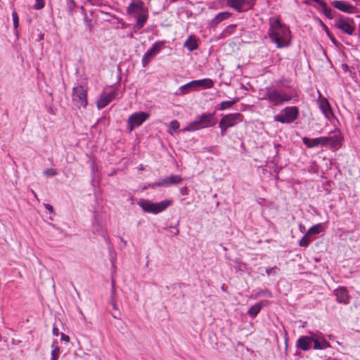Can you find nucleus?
<instances>
[{
  "label": "nucleus",
  "instance_id": "4be33fe9",
  "mask_svg": "<svg viewBox=\"0 0 360 360\" xmlns=\"http://www.w3.org/2000/svg\"><path fill=\"white\" fill-rule=\"evenodd\" d=\"M136 17V25L134 26L135 29L140 30L141 29L144 25L146 24L147 20H148V9L145 10L144 12L143 11L141 13V14H139Z\"/></svg>",
  "mask_w": 360,
  "mask_h": 360
},
{
  "label": "nucleus",
  "instance_id": "20e7f679",
  "mask_svg": "<svg viewBox=\"0 0 360 360\" xmlns=\"http://www.w3.org/2000/svg\"><path fill=\"white\" fill-rule=\"evenodd\" d=\"M215 124L214 113H203L197 116L193 122L188 123L187 126L182 129L183 131H194L203 128L212 127Z\"/></svg>",
  "mask_w": 360,
  "mask_h": 360
},
{
  "label": "nucleus",
  "instance_id": "603ef678",
  "mask_svg": "<svg viewBox=\"0 0 360 360\" xmlns=\"http://www.w3.org/2000/svg\"><path fill=\"white\" fill-rule=\"evenodd\" d=\"M179 0H170L171 2H176L178 1Z\"/></svg>",
  "mask_w": 360,
  "mask_h": 360
},
{
  "label": "nucleus",
  "instance_id": "39448f33",
  "mask_svg": "<svg viewBox=\"0 0 360 360\" xmlns=\"http://www.w3.org/2000/svg\"><path fill=\"white\" fill-rule=\"evenodd\" d=\"M172 199H166L159 202H153L148 200L141 199L138 202V205L146 212L157 214L165 211L169 207L172 205Z\"/></svg>",
  "mask_w": 360,
  "mask_h": 360
},
{
  "label": "nucleus",
  "instance_id": "bb28decb",
  "mask_svg": "<svg viewBox=\"0 0 360 360\" xmlns=\"http://www.w3.org/2000/svg\"><path fill=\"white\" fill-rule=\"evenodd\" d=\"M314 240V238H311L310 235H308V233L307 232L304 236L302 238V239L299 242V245L300 247L306 248L307 247L309 243Z\"/></svg>",
  "mask_w": 360,
  "mask_h": 360
},
{
  "label": "nucleus",
  "instance_id": "7ed1b4c3",
  "mask_svg": "<svg viewBox=\"0 0 360 360\" xmlns=\"http://www.w3.org/2000/svg\"><path fill=\"white\" fill-rule=\"evenodd\" d=\"M310 335H302L296 342V347L302 351L314 349H326L331 347L321 333L309 332Z\"/></svg>",
  "mask_w": 360,
  "mask_h": 360
},
{
  "label": "nucleus",
  "instance_id": "864d4df0",
  "mask_svg": "<svg viewBox=\"0 0 360 360\" xmlns=\"http://www.w3.org/2000/svg\"><path fill=\"white\" fill-rule=\"evenodd\" d=\"M303 229H305V227L303 226V228H300V231H302Z\"/></svg>",
  "mask_w": 360,
  "mask_h": 360
},
{
  "label": "nucleus",
  "instance_id": "a18cd8bd",
  "mask_svg": "<svg viewBox=\"0 0 360 360\" xmlns=\"http://www.w3.org/2000/svg\"><path fill=\"white\" fill-rule=\"evenodd\" d=\"M44 207L45 208L49 210L50 212H53V206L51 205L50 204H45L44 205Z\"/></svg>",
  "mask_w": 360,
  "mask_h": 360
},
{
  "label": "nucleus",
  "instance_id": "c85d7f7f",
  "mask_svg": "<svg viewBox=\"0 0 360 360\" xmlns=\"http://www.w3.org/2000/svg\"><path fill=\"white\" fill-rule=\"evenodd\" d=\"M165 41H156L152 47L150 48L152 51L155 52V53L157 55L158 54L160 51L165 48Z\"/></svg>",
  "mask_w": 360,
  "mask_h": 360
},
{
  "label": "nucleus",
  "instance_id": "f8f14e48",
  "mask_svg": "<svg viewBox=\"0 0 360 360\" xmlns=\"http://www.w3.org/2000/svg\"><path fill=\"white\" fill-rule=\"evenodd\" d=\"M119 94L118 91L114 90L108 94H102L97 101V108L102 109L106 107L111 101L115 100Z\"/></svg>",
  "mask_w": 360,
  "mask_h": 360
},
{
  "label": "nucleus",
  "instance_id": "4c0bfd02",
  "mask_svg": "<svg viewBox=\"0 0 360 360\" xmlns=\"http://www.w3.org/2000/svg\"><path fill=\"white\" fill-rule=\"evenodd\" d=\"M312 2L318 4L321 7L324 6V4L326 3L323 0H305V3L308 4H311Z\"/></svg>",
  "mask_w": 360,
  "mask_h": 360
},
{
  "label": "nucleus",
  "instance_id": "6ab92c4d",
  "mask_svg": "<svg viewBox=\"0 0 360 360\" xmlns=\"http://www.w3.org/2000/svg\"><path fill=\"white\" fill-rule=\"evenodd\" d=\"M193 84H194L195 90L200 89H207L213 87L214 82L210 78H205L198 80H193Z\"/></svg>",
  "mask_w": 360,
  "mask_h": 360
},
{
  "label": "nucleus",
  "instance_id": "a211bd4d",
  "mask_svg": "<svg viewBox=\"0 0 360 360\" xmlns=\"http://www.w3.org/2000/svg\"><path fill=\"white\" fill-rule=\"evenodd\" d=\"M182 178L179 175L172 174L165 179H160V184L158 185L162 186V187H169L172 185H176L182 181Z\"/></svg>",
  "mask_w": 360,
  "mask_h": 360
},
{
  "label": "nucleus",
  "instance_id": "1a4fd4ad",
  "mask_svg": "<svg viewBox=\"0 0 360 360\" xmlns=\"http://www.w3.org/2000/svg\"><path fill=\"white\" fill-rule=\"evenodd\" d=\"M148 117L149 115L145 112L133 113L127 120L129 131H132L134 128L141 126Z\"/></svg>",
  "mask_w": 360,
  "mask_h": 360
},
{
  "label": "nucleus",
  "instance_id": "a878e982",
  "mask_svg": "<svg viewBox=\"0 0 360 360\" xmlns=\"http://www.w3.org/2000/svg\"><path fill=\"white\" fill-rule=\"evenodd\" d=\"M238 101V98H234L231 101H222L220 103L219 110H224L226 109H229L231 108L235 103H236Z\"/></svg>",
  "mask_w": 360,
  "mask_h": 360
},
{
  "label": "nucleus",
  "instance_id": "2eb2a0df",
  "mask_svg": "<svg viewBox=\"0 0 360 360\" xmlns=\"http://www.w3.org/2000/svg\"><path fill=\"white\" fill-rule=\"evenodd\" d=\"M318 103L320 110L327 119L330 120L333 117V112L330 105L326 98H323L320 96Z\"/></svg>",
  "mask_w": 360,
  "mask_h": 360
},
{
  "label": "nucleus",
  "instance_id": "473e14b6",
  "mask_svg": "<svg viewBox=\"0 0 360 360\" xmlns=\"http://www.w3.org/2000/svg\"><path fill=\"white\" fill-rule=\"evenodd\" d=\"M12 17L13 21V27L15 29H17L19 26V18L16 11H13L12 12Z\"/></svg>",
  "mask_w": 360,
  "mask_h": 360
},
{
  "label": "nucleus",
  "instance_id": "09e8293b",
  "mask_svg": "<svg viewBox=\"0 0 360 360\" xmlns=\"http://www.w3.org/2000/svg\"><path fill=\"white\" fill-rule=\"evenodd\" d=\"M328 37L334 44H336L337 41L332 34L330 36H328Z\"/></svg>",
  "mask_w": 360,
  "mask_h": 360
},
{
  "label": "nucleus",
  "instance_id": "4468645a",
  "mask_svg": "<svg viewBox=\"0 0 360 360\" xmlns=\"http://www.w3.org/2000/svg\"><path fill=\"white\" fill-rule=\"evenodd\" d=\"M147 8L144 6V4L142 1L138 0L136 1H132L129 4L127 8V13L128 15H133L134 16L141 14L143 11L144 12Z\"/></svg>",
  "mask_w": 360,
  "mask_h": 360
},
{
  "label": "nucleus",
  "instance_id": "a19ab883",
  "mask_svg": "<svg viewBox=\"0 0 360 360\" xmlns=\"http://www.w3.org/2000/svg\"><path fill=\"white\" fill-rule=\"evenodd\" d=\"M160 184V180L155 183L150 184L148 186L151 188H155L156 187H162L161 185H158Z\"/></svg>",
  "mask_w": 360,
  "mask_h": 360
},
{
  "label": "nucleus",
  "instance_id": "5fc2aeb1",
  "mask_svg": "<svg viewBox=\"0 0 360 360\" xmlns=\"http://www.w3.org/2000/svg\"><path fill=\"white\" fill-rule=\"evenodd\" d=\"M303 229H305V227L303 226V228H300V231H302Z\"/></svg>",
  "mask_w": 360,
  "mask_h": 360
},
{
  "label": "nucleus",
  "instance_id": "ddd939ff",
  "mask_svg": "<svg viewBox=\"0 0 360 360\" xmlns=\"http://www.w3.org/2000/svg\"><path fill=\"white\" fill-rule=\"evenodd\" d=\"M243 116L239 112L226 115L221 119V121L229 128L234 127L238 123L243 122Z\"/></svg>",
  "mask_w": 360,
  "mask_h": 360
},
{
  "label": "nucleus",
  "instance_id": "8fccbe9b",
  "mask_svg": "<svg viewBox=\"0 0 360 360\" xmlns=\"http://www.w3.org/2000/svg\"><path fill=\"white\" fill-rule=\"evenodd\" d=\"M268 297H272V294L271 292L268 291V290H266L265 292H264Z\"/></svg>",
  "mask_w": 360,
  "mask_h": 360
},
{
  "label": "nucleus",
  "instance_id": "6e6d98bb",
  "mask_svg": "<svg viewBox=\"0 0 360 360\" xmlns=\"http://www.w3.org/2000/svg\"><path fill=\"white\" fill-rule=\"evenodd\" d=\"M303 229H305V227L303 226V228H300V231H302Z\"/></svg>",
  "mask_w": 360,
  "mask_h": 360
},
{
  "label": "nucleus",
  "instance_id": "6e6552de",
  "mask_svg": "<svg viewBox=\"0 0 360 360\" xmlns=\"http://www.w3.org/2000/svg\"><path fill=\"white\" fill-rule=\"evenodd\" d=\"M255 3V0H226V6L238 13L251 9Z\"/></svg>",
  "mask_w": 360,
  "mask_h": 360
},
{
  "label": "nucleus",
  "instance_id": "393cba45",
  "mask_svg": "<svg viewBox=\"0 0 360 360\" xmlns=\"http://www.w3.org/2000/svg\"><path fill=\"white\" fill-rule=\"evenodd\" d=\"M323 231V225L321 224H317L312 226L311 228H309V230L307 231V233H308V235H310L311 236V235L319 234L321 232H322Z\"/></svg>",
  "mask_w": 360,
  "mask_h": 360
},
{
  "label": "nucleus",
  "instance_id": "c03bdc74",
  "mask_svg": "<svg viewBox=\"0 0 360 360\" xmlns=\"http://www.w3.org/2000/svg\"><path fill=\"white\" fill-rule=\"evenodd\" d=\"M68 4L70 9L75 7V3L73 0H68Z\"/></svg>",
  "mask_w": 360,
  "mask_h": 360
},
{
  "label": "nucleus",
  "instance_id": "ea45409f",
  "mask_svg": "<svg viewBox=\"0 0 360 360\" xmlns=\"http://www.w3.org/2000/svg\"><path fill=\"white\" fill-rule=\"evenodd\" d=\"M320 22H321L323 30L326 32L327 35L330 36L331 34V32H330L328 27L321 20H320Z\"/></svg>",
  "mask_w": 360,
  "mask_h": 360
},
{
  "label": "nucleus",
  "instance_id": "37998d69",
  "mask_svg": "<svg viewBox=\"0 0 360 360\" xmlns=\"http://www.w3.org/2000/svg\"><path fill=\"white\" fill-rule=\"evenodd\" d=\"M61 340L68 342L70 341V338L68 335H67L64 333H61Z\"/></svg>",
  "mask_w": 360,
  "mask_h": 360
},
{
  "label": "nucleus",
  "instance_id": "0eeeda50",
  "mask_svg": "<svg viewBox=\"0 0 360 360\" xmlns=\"http://www.w3.org/2000/svg\"><path fill=\"white\" fill-rule=\"evenodd\" d=\"M72 102L80 108H86L87 105V87L84 85H77L72 89Z\"/></svg>",
  "mask_w": 360,
  "mask_h": 360
},
{
  "label": "nucleus",
  "instance_id": "7c9ffc66",
  "mask_svg": "<svg viewBox=\"0 0 360 360\" xmlns=\"http://www.w3.org/2000/svg\"><path fill=\"white\" fill-rule=\"evenodd\" d=\"M52 347H53V349L51 351V360H58L60 353V348L58 345L54 346V343L52 344Z\"/></svg>",
  "mask_w": 360,
  "mask_h": 360
},
{
  "label": "nucleus",
  "instance_id": "72a5a7b5",
  "mask_svg": "<svg viewBox=\"0 0 360 360\" xmlns=\"http://www.w3.org/2000/svg\"><path fill=\"white\" fill-rule=\"evenodd\" d=\"M45 6L44 0H35V4L34 6V8L35 10H40L43 8Z\"/></svg>",
  "mask_w": 360,
  "mask_h": 360
},
{
  "label": "nucleus",
  "instance_id": "423d86ee",
  "mask_svg": "<svg viewBox=\"0 0 360 360\" xmlns=\"http://www.w3.org/2000/svg\"><path fill=\"white\" fill-rule=\"evenodd\" d=\"M299 115L300 110L297 106H288L274 116V120L281 124H291L297 120Z\"/></svg>",
  "mask_w": 360,
  "mask_h": 360
},
{
  "label": "nucleus",
  "instance_id": "79ce46f5",
  "mask_svg": "<svg viewBox=\"0 0 360 360\" xmlns=\"http://www.w3.org/2000/svg\"><path fill=\"white\" fill-rule=\"evenodd\" d=\"M180 193L182 195H186L188 193V189L187 187H183L180 188Z\"/></svg>",
  "mask_w": 360,
  "mask_h": 360
},
{
  "label": "nucleus",
  "instance_id": "412c9836",
  "mask_svg": "<svg viewBox=\"0 0 360 360\" xmlns=\"http://www.w3.org/2000/svg\"><path fill=\"white\" fill-rule=\"evenodd\" d=\"M267 304L268 301L266 300L261 301L260 302L255 304L249 309L248 314L252 318L255 317L259 313L262 308Z\"/></svg>",
  "mask_w": 360,
  "mask_h": 360
},
{
  "label": "nucleus",
  "instance_id": "49530a36",
  "mask_svg": "<svg viewBox=\"0 0 360 360\" xmlns=\"http://www.w3.org/2000/svg\"><path fill=\"white\" fill-rule=\"evenodd\" d=\"M147 53H148V54L150 56H151L152 57L155 58V56H156V54L155 53V52L153 51H152L151 49H148L147 51Z\"/></svg>",
  "mask_w": 360,
  "mask_h": 360
},
{
  "label": "nucleus",
  "instance_id": "f3484780",
  "mask_svg": "<svg viewBox=\"0 0 360 360\" xmlns=\"http://www.w3.org/2000/svg\"><path fill=\"white\" fill-rule=\"evenodd\" d=\"M331 5L339 11L346 13H353L354 12V6L344 1H333Z\"/></svg>",
  "mask_w": 360,
  "mask_h": 360
},
{
  "label": "nucleus",
  "instance_id": "aec40b11",
  "mask_svg": "<svg viewBox=\"0 0 360 360\" xmlns=\"http://www.w3.org/2000/svg\"><path fill=\"white\" fill-rule=\"evenodd\" d=\"M232 16V13L228 11L220 12L214 16L211 21L212 26H217L222 21L229 19Z\"/></svg>",
  "mask_w": 360,
  "mask_h": 360
},
{
  "label": "nucleus",
  "instance_id": "b1692460",
  "mask_svg": "<svg viewBox=\"0 0 360 360\" xmlns=\"http://www.w3.org/2000/svg\"><path fill=\"white\" fill-rule=\"evenodd\" d=\"M237 28V25L231 24L228 25L220 34L219 39H225L232 34H233Z\"/></svg>",
  "mask_w": 360,
  "mask_h": 360
},
{
  "label": "nucleus",
  "instance_id": "de8ad7c7",
  "mask_svg": "<svg viewBox=\"0 0 360 360\" xmlns=\"http://www.w3.org/2000/svg\"><path fill=\"white\" fill-rule=\"evenodd\" d=\"M59 333L58 329L56 327H53V334L56 336H58Z\"/></svg>",
  "mask_w": 360,
  "mask_h": 360
},
{
  "label": "nucleus",
  "instance_id": "e433bc0d",
  "mask_svg": "<svg viewBox=\"0 0 360 360\" xmlns=\"http://www.w3.org/2000/svg\"><path fill=\"white\" fill-rule=\"evenodd\" d=\"M169 127L174 130V131H176L179 128V123L177 120H172L169 123Z\"/></svg>",
  "mask_w": 360,
  "mask_h": 360
},
{
  "label": "nucleus",
  "instance_id": "5701e85b",
  "mask_svg": "<svg viewBox=\"0 0 360 360\" xmlns=\"http://www.w3.org/2000/svg\"><path fill=\"white\" fill-rule=\"evenodd\" d=\"M184 46L187 48L190 51L196 50L198 47L197 39L193 35H190L185 41Z\"/></svg>",
  "mask_w": 360,
  "mask_h": 360
},
{
  "label": "nucleus",
  "instance_id": "f704fd0d",
  "mask_svg": "<svg viewBox=\"0 0 360 360\" xmlns=\"http://www.w3.org/2000/svg\"><path fill=\"white\" fill-rule=\"evenodd\" d=\"M44 175H46L47 176H54L58 173H57V171L56 169H52V168H49V169H47L44 170Z\"/></svg>",
  "mask_w": 360,
  "mask_h": 360
},
{
  "label": "nucleus",
  "instance_id": "f03ea898",
  "mask_svg": "<svg viewBox=\"0 0 360 360\" xmlns=\"http://www.w3.org/2000/svg\"><path fill=\"white\" fill-rule=\"evenodd\" d=\"M268 34L278 49L287 47L290 44V30L285 24L281 23L279 18L270 23Z\"/></svg>",
  "mask_w": 360,
  "mask_h": 360
},
{
  "label": "nucleus",
  "instance_id": "cd10ccee",
  "mask_svg": "<svg viewBox=\"0 0 360 360\" xmlns=\"http://www.w3.org/2000/svg\"><path fill=\"white\" fill-rule=\"evenodd\" d=\"M192 83H193V81L181 86L180 90H181V94H186L192 91H196L195 89L194 84H193Z\"/></svg>",
  "mask_w": 360,
  "mask_h": 360
},
{
  "label": "nucleus",
  "instance_id": "c756f323",
  "mask_svg": "<svg viewBox=\"0 0 360 360\" xmlns=\"http://www.w3.org/2000/svg\"><path fill=\"white\" fill-rule=\"evenodd\" d=\"M321 8L322 12L326 17H327L328 19L333 18V11L327 6L326 3H325L324 6H322Z\"/></svg>",
  "mask_w": 360,
  "mask_h": 360
},
{
  "label": "nucleus",
  "instance_id": "9d476101",
  "mask_svg": "<svg viewBox=\"0 0 360 360\" xmlns=\"http://www.w3.org/2000/svg\"><path fill=\"white\" fill-rule=\"evenodd\" d=\"M334 26L349 35H352L355 30L354 20L349 18H341L337 20Z\"/></svg>",
  "mask_w": 360,
  "mask_h": 360
},
{
  "label": "nucleus",
  "instance_id": "9b49d317",
  "mask_svg": "<svg viewBox=\"0 0 360 360\" xmlns=\"http://www.w3.org/2000/svg\"><path fill=\"white\" fill-rule=\"evenodd\" d=\"M302 141L307 147L311 148H314L316 146H318L319 145L321 146H326L329 143H333L334 142V137H326V136H321L319 138L315 139H310L308 137H304L302 138Z\"/></svg>",
  "mask_w": 360,
  "mask_h": 360
},
{
  "label": "nucleus",
  "instance_id": "c9c22d12",
  "mask_svg": "<svg viewBox=\"0 0 360 360\" xmlns=\"http://www.w3.org/2000/svg\"><path fill=\"white\" fill-rule=\"evenodd\" d=\"M219 127L221 129V135L224 136L229 127L221 120L219 123Z\"/></svg>",
  "mask_w": 360,
  "mask_h": 360
},
{
  "label": "nucleus",
  "instance_id": "dca6fc26",
  "mask_svg": "<svg viewBox=\"0 0 360 360\" xmlns=\"http://www.w3.org/2000/svg\"><path fill=\"white\" fill-rule=\"evenodd\" d=\"M336 300L339 303L347 304L349 303V296L348 291L345 287H339L333 291Z\"/></svg>",
  "mask_w": 360,
  "mask_h": 360
},
{
  "label": "nucleus",
  "instance_id": "2f4dec72",
  "mask_svg": "<svg viewBox=\"0 0 360 360\" xmlns=\"http://www.w3.org/2000/svg\"><path fill=\"white\" fill-rule=\"evenodd\" d=\"M153 58H154L150 56L148 53L146 52L141 60L143 67H146Z\"/></svg>",
  "mask_w": 360,
  "mask_h": 360
},
{
  "label": "nucleus",
  "instance_id": "f257e3e1",
  "mask_svg": "<svg viewBox=\"0 0 360 360\" xmlns=\"http://www.w3.org/2000/svg\"><path fill=\"white\" fill-rule=\"evenodd\" d=\"M261 99L267 101L272 106H279L285 103L297 102L299 100V92L297 90L294 89L290 93H286L274 86H267L264 89Z\"/></svg>",
  "mask_w": 360,
  "mask_h": 360
},
{
  "label": "nucleus",
  "instance_id": "58836bf2",
  "mask_svg": "<svg viewBox=\"0 0 360 360\" xmlns=\"http://www.w3.org/2000/svg\"><path fill=\"white\" fill-rule=\"evenodd\" d=\"M277 268L276 266L274 267H269L266 269V273L267 275H270L272 273H275Z\"/></svg>",
  "mask_w": 360,
  "mask_h": 360
},
{
  "label": "nucleus",
  "instance_id": "3c124183",
  "mask_svg": "<svg viewBox=\"0 0 360 360\" xmlns=\"http://www.w3.org/2000/svg\"><path fill=\"white\" fill-rule=\"evenodd\" d=\"M32 194L34 195V196L35 198H37V195L36 193L34 191L32 190Z\"/></svg>",
  "mask_w": 360,
  "mask_h": 360
},
{
  "label": "nucleus",
  "instance_id": "4d7b16f0",
  "mask_svg": "<svg viewBox=\"0 0 360 360\" xmlns=\"http://www.w3.org/2000/svg\"><path fill=\"white\" fill-rule=\"evenodd\" d=\"M2 340V336H1V334L0 333V341H1Z\"/></svg>",
  "mask_w": 360,
  "mask_h": 360
}]
</instances>
